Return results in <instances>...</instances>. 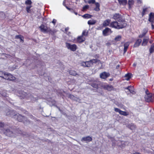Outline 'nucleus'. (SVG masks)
<instances>
[{
    "label": "nucleus",
    "instance_id": "nucleus-1",
    "mask_svg": "<svg viewBox=\"0 0 154 154\" xmlns=\"http://www.w3.org/2000/svg\"><path fill=\"white\" fill-rule=\"evenodd\" d=\"M127 25L126 23H118L117 21H115L112 22L110 23L109 26L115 29H120L125 27L127 26Z\"/></svg>",
    "mask_w": 154,
    "mask_h": 154
},
{
    "label": "nucleus",
    "instance_id": "nucleus-2",
    "mask_svg": "<svg viewBox=\"0 0 154 154\" xmlns=\"http://www.w3.org/2000/svg\"><path fill=\"white\" fill-rule=\"evenodd\" d=\"M18 131L17 129H13L11 128H10L5 130L4 134L9 137H12L14 136L16 133H18Z\"/></svg>",
    "mask_w": 154,
    "mask_h": 154
},
{
    "label": "nucleus",
    "instance_id": "nucleus-3",
    "mask_svg": "<svg viewBox=\"0 0 154 154\" xmlns=\"http://www.w3.org/2000/svg\"><path fill=\"white\" fill-rule=\"evenodd\" d=\"M112 18L121 23H126L124 17L119 13H115L113 14Z\"/></svg>",
    "mask_w": 154,
    "mask_h": 154
},
{
    "label": "nucleus",
    "instance_id": "nucleus-4",
    "mask_svg": "<svg viewBox=\"0 0 154 154\" xmlns=\"http://www.w3.org/2000/svg\"><path fill=\"white\" fill-rule=\"evenodd\" d=\"M14 119L19 122H23L24 123L27 120L26 117L22 116L19 114H17V115L15 116Z\"/></svg>",
    "mask_w": 154,
    "mask_h": 154
},
{
    "label": "nucleus",
    "instance_id": "nucleus-5",
    "mask_svg": "<svg viewBox=\"0 0 154 154\" xmlns=\"http://www.w3.org/2000/svg\"><path fill=\"white\" fill-rule=\"evenodd\" d=\"M145 98L146 102H148L153 101L154 100V95L152 93L147 94L145 96Z\"/></svg>",
    "mask_w": 154,
    "mask_h": 154
},
{
    "label": "nucleus",
    "instance_id": "nucleus-6",
    "mask_svg": "<svg viewBox=\"0 0 154 154\" xmlns=\"http://www.w3.org/2000/svg\"><path fill=\"white\" fill-rule=\"evenodd\" d=\"M66 45L67 48L72 51H75L77 49V47L75 44L71 45L69 43L66 42Z\"/></svg>",
    "mask_w": 154,
    "mask_h": 154
},
{
    "label": "nucleus",
    "instance_id": "nucleus-7",
    "mask_svg": "<svg viewBox=\"0 0 154 154\" xmlns=\"http://www.w3.org/2000/svg\"><path fill=\"white\" fill-rule=\"evenodd\" d=\"M148 20L151 23L152 29H154V13L151 12L149 14Z\"/></svg>",
    "mask_w": 154,
    "mask_h": 154
},
{
    "label": "nucleus",
    "instance_id": "nucleus-8",
    "mask_svg": "<svg viewBox=\"0 0 154 154\" xmlns=\"http://www.w3.org/2000/svg\"><path fill=\"white\" fill-rule=\"evenodd\" d=\"M32 2L31 0H27L25 2V4L26 5H29L26 8V11L28 13H31L30 8L32 7Z\"/></svg>",
    "mask_w": 154,
    "mask_h": 154
},
{
    "label": "nucleus",
    "instance_id": "nucleus-9",
    "mask_svg": "<svg viewBox=\"0 0 154 154\" xmlns=\"http://www.w3.org/2000/svg\"><path fill=\"white\" fill-rule=\"evenodd\" d=\"M4 79L13 81L15 80L16 78L15 77L13 76L11 74L6 72L5 76H4Z\"/></svg>",
    "mask_w": 154,
    "mask_h": 154
},
{
    "label": "nucleus",
    "instance_id": "nucleus-10",
    "mask_svg": "<svg viewBox=\"0 0 154 154\" xmlns=\"http://www.w3.org/2000/svg\"><path fill=\"white\" fill-rule=\"evenodd\" d=\"M85 40V37L82 36H79L77 38H75L73 40V42L74 43H81L83 42Z\"/></svg>",
    "mask_w": 154,
    "mask_h": 154
},
{
    "label": "nucleus",
    "instance_id": "nucleus-11",
    "mask_svg": "<svg viewBox=\"0 0 154 154\" xmlns=\"http://www.w3.org/2000/svg\"><path fill=\"white\" fill-rule=\"evenodd\" d=\"M49 27H48L47 26H45L44 24H42L39 26V28L40 29V31L44 33H48V31L49 30Z\"/></svg>",
    "mask_w": 154,
    "mask_h": 154
},
{
    "label": "nucleus",
    "instance_id": "nucleus-12",
    "mask_svg": "<svg viewBox=\"0 0 154 154\" xmlns=\"http://www.w3.org/2000/svg\"><path fill=\"white\" fill-rule=\"evenodd\" d=\"M110 76V74L109 72H103L100 74V78L102 79H106Z\"/></svg>",
    "mask_w": 154,
    "mask_h": 154
},
{
    "label": "nucleus",
    "instance_id": "nucleus-13",
    "mask_svg": "<svg viewBox=\"0 0 154 154\" xmlns=\"http://www.w3.org/2000/svg\"><path fill=\"white\" fill-rule=\"evenodd\" d=\"M112 31L111 29L108 27H106L103 31V34L104 36H107L112 33Z\"/></svg>",
    "mask_w": 154,
    "mask_h": 154
},
{
    "label": "nucleus",
    "instance_id": "nucleus-14",
    "mask_svg": "<svg viewBox=\"0 0 154 154\" xmlns=\"http://www.w3.org/2000/svg\"><path fill=\"white\" fill-rule=\"evenodd\" d=\"M114 110L116 112H118L120 115L124 116H126L129 115L128 112L122 111L117 108H114Z\"/></svg>",
    "mask_w": 154,
    "mask_h": 154
},
{
    "label": "nucleus",
    "instance_id": "nucleus-15",
    "mask_svg": "<svg viewBox=\"0 0 154 154\" xmlns=\"http://www.w3.org/2000/svg\"><path fill=\"white\" fill-rule=\"evenodd\" d=\"M149 8L146 7L145 6L143 7L142 11L141 12V14L142 17L144 16L149 12Z\"/></svg>",
    "mask_w": 154,
    "mask_h": 154
},
{
    "label": "nucleus",
    "instance_id": "nucleus-16",
    "mask_svg": "<svg viewBox=\"0 0 154 154\" xmlns=\"http://www.w3.org/2000/svg\"><path fill=\"white\" fill-rule=\"evenodd\" d=\"M82 65L85 67H90L93 66L92 63H91L90 60L88 61L83 62L81 63Z\"/></svg>",
    "mask_w": 154,
    "mask_h": 154
},
{
    "label": "nucleus",
    "instance_id": "nucleus-17",
    "mask_svg": "<svg viewBox=\"0 0 154 154\" xmlns=\"http://www.w3.org/2000/svg\"><path fill=\"white\" fill-rule=\"evenodd\" d=\"M103 88L106 90L108 91H111L114 90V88L112 85H109L108 84L103 85L102 86Z\"/></svg>",
    "mask_w": 154,
    "mask_h": 154
},
{
    "label": "nucleus",
    "instance_id": "nucleus-18",
    "mask_svg": "<svg viewBox=\"0 0 154 154\" xmlns=\"http://www.w3.org/2000/svg\"><path fill=\"white\" fill-rule=\"evenodd\" d=\"M6 115L9 116L14 119L15 116H16L17 114H15V111L14 110H9L7 112Z\"/></svg>",
    "mask_w": 154,
    "mask_h": 154
},
{
    "label": "nucleus",
    "instance_id": "nucleus-19",
    "mask_svg": "<svg viewBox=\"0 0 154 154\" xmlns=\"http://www.w3.org/2000/svg\"><path fill=\"white\" fill-rule=\"evenodd\" d=\"M92 140V138L89 136H87L86 137H83L81 139L82 141H86L87 143L90 142Z\"/></svg>",
    "mask_w": 154,
    "mask_h": 154
},
{
    "label": "nucleus",
    "instance_id": "nucleus-20",
    "mask_svg": "<svg viewBox=\"0 0 154 154\" xmlns=\"http://www.w3.org/2000/svg\"><path fill=\"white\" fill-rule=\"evenodd\" d=\"M90 85L96 89H98L99 88V82H97L94 81L90 84Z\"/></svg>",
    "mask_w": 154,
    "mask_h": 154
},
{
    "label": "nucleus",
    "instance_id": "nucleus-21",
    "mask_svg": "<svg viewBox=\"0 0 154 154\" xmlns=\"http://www.w3.org/2000/svg\"><path fill=\"white\" fill-rule=\"evenodd\" d=\"M129 45L130 43L128 42H126L124 44V53L125 54L126 52Z\"/></svg>",
    "mask_w": 154,
    "mask_h": 154
},
{
    "label": "nucleus",
    "instance_id": "nucleus-22",
    "mask_svg": "<svg viewBox=\"0 0 154 154\" xmlns=\"http://www.w3.org/2000/svg\"><path fill=\"white\" fill-rule=\"evenodd\" d=\"M142 40L140 39H137L134 45V47L135 48L138 47L140 45L141 42Z\"/></svg>",
    "mask_w": 154,
    "mask_h": 154
},
{
    "label": "nucleus",
    "instance_id": "nucleus-23",
    "mask_svg": "<svg viewBox=\"0 0 154 154\" xmlns=\"http://www.w3.org/2000/svg\"><path fill=\"white\" fill-rule=\"evenodd\" d=\"M15 38V39H20V42L22 43H23L24 42V38L23 36L20 35H16Z\"/></svg>",
    "mask_w": 154,
    "mask_h": 154
},
{
    "label": "nucleus",
    "instance_id": "nucleus-24",
    "mask_svg": "<svg viewBox=\"0 0 154 154\" xmlns=\"http://www.w3.org/2000/svg\"><path fill=\"white\" fill-rule=\"evenodd\" d=\"M111 20L110 19H107L105 20L103 23V26L105 27L108 26Z\"/></svg>",
    "mask_w": 154,
    "mask_h": 154
},
{
    "label": "nucleus",
    "instance_id": "nucleus-25",
    "mask_svg": "<svg viewBox=\"0 0 154 154\" xmlns=\"http://www.w3.org/2000/svg\"><path fill=\"white\" fill-rule=\"evenodd\" d=\"M128 127L131 130H134L136 128V125L134 124L131 123L128 125Z\"/></svg>",
    "mask_w": 154,
    "mask_h": 154
},
{
    "label": "nucleus",
    "instance_id": "nucleus-26",
    "mask_svg": "<svg viewBox=\"0 0 154 154\" xmlns=\"http://www.w3.org/2000/svg\"><path fill=\"white\" fill-rule=\"evenodd\" d=\"M56 29H53L52 30L50 28H49V30L48 31V33L51 34V35H53L54 34L57 32Z\"/></svg>",
    "mask_w": 154,
    "mask_h": 154
},
{
    "label": "nucleus",
    "instance_id": "nucleus-27",
    "mask_svg": "<svg viewBox=\"0 0 154 154\" xmlns=\"http://www.w3.org/2000/svg\"><path fill=\"white\" fill-rule=\"evenodd\" d=\"M133 88V87L131 86H128V87L125 88V89L128 90L132 94H134V92Z\"/></svg>",
    "mask_w": 154,
    "mask_h": 154
},
{
    "label": "nucleus",
    "instance_id": "nucleus-28",
    "mask_svg": "<svg viewBox=\"0 0 154 154\" xmlns=\"http://www.w3.org/2000/svg\"><path fill=\"white\" fill-rule=\"evenodd\" d=\"M96 21L93 19L90 20L88 22V23L89 25H93L95 24Z\"/></svg>",
    "mask_w": 154,
    "mask_h": 154
},
{
    "label": "nucleus",
    "instance_id": "nucleus-29",
    "mask_svg": "<svg viewBox=\"0 0 154 154\" xmlns=\"http://www.w3.org/2000/svg\"><path fill=\"white\" fill-rule=\"evenodd\" d=\"M95 4L96 5V7L94 8V10L97 11H99L100 10V4L98 2L95 3Z\"/></svg>",
    "mask_w": 154,
    "mask_h": 154
},
{
    "label": "nucleus",
    "instance_id": "nucleus-30",
    "mask_svg": "<svg viewBox=\"0 0 154 154\" xmlns=\"http://www.w3.org/2000/svg\"><path fill=\"white\" fill-rule=\"evenodd\" d=\"M148 38H143L142 44L143 46H146L147 45L148 42Z\"/></svg>",
    "mask_w": 154,
    "mask_h": 154
},
{
    "label": "nucleus",
    "instance_id": "nucleus-31",
    "mask_svg": "<svg viewBox=\"0 0 154 154\" xmlns=\"http://www.w3.org/2000/svg\"><path fill=\"white\" fill-rule=\"evenodd\" d=\"M119 3L120 5H125L127 3V0H118Z\"/></svg>",
    "mask_w": 154,
    "mask_h": 154
},
{
    "label": "nucleus",
    "instance_id": "nucleus-32",
    "mask_svg": "<svg viewBox=\"0 0 154 154\" xmlns=\"http://www.w3.org/2000/svg\"><path fill=\"white\" fill-rule=\"evenodd\" d=\"M134 2L133 0H128V5L129 8H131L132 6L134 5Z\"/></svg>",
    "mask_w": 154,
    "mask_h": 154
},
{
    "label": "nucleus",
    "instance_id": "nucleus-33",
    "mask_svg": "<svg viewBox=\"0 0 154 154\" xmlns=\"http://www.w3.org/2000/svg\"><path fill=\"white\" fill-rule=\"evenodd\" d=\"M19 94H21L22 95H20L21 97H22L23 99L26 97V95L27 94V93L25 92H24L23 91H19Z\"/></svg>",
    "mask_w": 154,
    "mask_h": 154
},
{
    "label": "nucleus",
    "instance_id": "nucleus-34",
    "mask_svg": "<svg viewBox=\"0 0 154 154\" xmlns=\"http://www.w3.org/2000/svg\"><path fill=\"white\" fill-rule=\"evenodd\" d=\"M149 52L150 54H152L154 52V43L151 45L149 49Z\"/></svg>",
    "mask_w": 154,
    "mask_h": 154
},
{
    "label": "nucleus",
    "instance_id": "nucleus-35",
    "mask_svg": "<svg viewBox=\"0 0 154 154\" xmlns=\"http://www.w3.org/2000/svg\"><path fill=\"white\" fill-rule=\"evenodd\" d=\"M93 16L92 15H90L88 14H85L84 15L82 16V17L85 18L86 19H88L91 18V17Z\"/></svg>",
    "mask_w": 154,
    "mask_h": 154
},
{
    "label": "nucleus",
    "instance_id": "nucleus-36",
    "mask_svg": "<svg viewBox=\"0 0 154 154\" xmlns=\"http://www.w3.org/2000/svg\"><path fill=\"white\" fill-rule=\"evenodd\" d=\"M131 73H128L126 74L125 76V77L126 78V80L127 81L129 80L131 78Z\"/></svg>",
    "mask_w": 154,
    "mask_h": 154
},
{
    "label": "nucleus",
    "instance_id": "nucleus-37",
    "mask_svg": "<svg viewBox=\"0 0 154 154\" xmlns=\"http://www.w3.org/2000/svg\"><path fill=\"white\" fill-rule=\"evenodd\" d=\"M122 38V36L120 35L116 36L114 38V40L116 42L120 41Z\"/></svg>",
    "mask_w": 154,
    "mask_h": 154
},
{
    "label": "nucleus",
    "instance_id": "nucleus-38",
    "mask_svg": "<svg viewBox=\"0 0 154 154\" xmlns=\"http://www.w3.org/2000/svg\"><path fill=\"white\" fill-rule=\"evenodd\" d=\"M69 72L70 75H76L77 74L76 72L74 70H69Z\"/></svg>",
    "mask_w": 154,
    "mask_h": 154
},
{
    "label": "nucleus",
    "instance_id": "nucleus-39",
    "mask_svg": "<svg viewBox=\"0 0 154 154\" xmlns=\"http://www.w3.org/2000/svg\"><path fill=\"white\" fill-rule=\"evenodd\" d=\"M6 72H3L2 71H0V77H2L4 79V76H5Z\"/></svg>",
    "mask_w": 154,
    "mask_h": 154
},
{
    "label": "nucleus",
    "instance_id": "nucleus-40",
    "mask_svg": "<svg viewBox=\"0 0 154 154\" xmlns=\"http://www.w3.org/2000/svg\"><path fill=\"white\" fill-rule=\"evenodd\" d=\"M90 60L91 62L92 63L93 65L94 63H96L100 61L99 60L97 59H92L91 60Z\"/></svg>",
    "mask_w": 154,
    "mask_h": 154
},
{
    "label": "nucleus",
    "instance_id": "nucleus-41",
    "mask_svg": "<svg viewBox=\"0 0 154 154\" xmlns=\"http://www.w3.org/2000/svg\"><path fill=\"white\" fill-rule=\"evenodd\" d=\"M88 31L87 30H85L83 31L82 34L81 35L82 36H87L88 35Z\"/></svg>",
    "mask_w": 154,
    "mask_h": 154
},
{
    "label": "nucleus",
    "instance_id": "nucleus-42",
    "mask_svg": "<svg viewBox=\"0 0 154 154\" xmlns=\"http://www.w3.org/2000/svg\"><path fill=\"white\" fill-rule=\"evenodd\" d=\"M146 32H143L141 34H140L139 35L138 37L140 38H142L146 35Z\"/></svg>",
    "mask_w": 154,
    "mask_h": 154
},
{
    "label": "nucleus",
    "instance_id": "nucleus-43",
    "mask_svg": "<svg viewBox=\"0 0 154 154\" xmlns=\"http://www.w3.org/2000/svg\"><path fill=\"white\" fill-rule=\"evenodd\" d=\"M89 8V6L88 5H85L84 6L82 9V11H84L86 9H88Z\"/></svg>",
    "mask_w": 154,
    "mask_h": 154
},
{
    "label": "nucleus",
    "instance_id": "nucleus-44",
    "mask_svg": "<svg viewBox=\"0 0 154 154\" xmlns=\"http://www.w3.org/2000/svg\"><path fill=\"white\" fill-rule=\"evenodd\" d=\"M95 0H90L88 2L89 4H94L95 3Z\"/></svg>",
    "mask_w": 154,
    "mask_h": 154
},
{
    "label": "nucleus",
    "instance_id": "nucleus-45",
    "mask_svg": "<svg viewBox=\"0 0 154 154\" xmlns=\"http://www.w3.org/2000/svg\"><path fill=\"white\" fill-rule=\"evenodd\" d=\"M4 126V123L0 121V128H3Z\"/></svg>",
    "mask_w": 154,
    "mask_h": 154
},
{
    "label": "nucleus",
    "instance_id": "nucleus-46",
    "mask_svg": "<svg viewBox=\"0 0 154 154\" xmlns=\"http://www.w3.org/2000/svg\"><path fill=\"white\" fill-rule=\"evenodd\" d=\"M56 22H57V20L56 19H53V20L51 22V23L53 24L54 25L56 23Z\"/></svg>",
    "mask_w": 154,
    "mask_h": 154
},
{
    "label": "nucleus",
    "instance_id": "nucleus-47",
    "mask_svg": "<svg viewBox=\"0 0 154 154\" xmlns=\"http://www.w3.org/2000/svg\"><path fill=\"white\" fill-rule=\"evenodd\" d=\"M69 28L68 27L66 28L65 29V32H68V31L69 30Z\"/></svg>",
    "mask_w": 154,
    "mask_h": 154
},
{
    "label": "nucleus",
    "instance_id": "nucleus-48",
    "mask_svg": "<svg viewBox=\"0 0 154 154\" xmlns=\"http://www.w3.org/2000/svg\"><path fill=\"white\" fill-rule=\"evenodd\" d=\"M66 34H67L69 36H70L71 35V32H66Z\"/></svg>",
    "mask_w": 154,
    "mask_h": 154
},
{
    "label": "nucleus",
    "instance_id": "nucleus-49",
    "mask_svg": "<svg viewBox=\"0 0 154 154\" xmlns=\"http://www.w3.org/2000/svg\"><path fill=\"white\" fill-rule=\"evenodd\" d=\"M137 2L139 4H141L142 3V1L141 0H137Z\"/></svg>",
    "mask_w": 154,
    "mask_h": 154
},
{
    "label": "nucleus",
    "instance_id": "nucleus-50",
    "mask_svg": "<svg viewBox=\"0 0 154 154\" xmlns=\"http://www.w3.org/2000/svg\"><path fill=\"white\" fill-rule=\"evenodd\" d=\"M120 67V65H117L116 67V69H119V68Z\"/></svg>",
    "mask_w": 154,
    "mask_h": 154
},
{
    "label": "nucleus",
    "instance_id": "nucleus-51",
    "mask_svg": "<svg viewBox=\"0 0 154 154\" xmlns=\"http://www.w3.org/2000/svg\"><path fill=\"white\" fill-rule=\"evenodd\" d=\"M73 96H74L73 95H71V94H70L69 95V97L70 98H71L72 97H73Z\"/></svg>",
    "mask_w": 154,
    "mask_h": 154
},
{
    "label": "nucleus",
    "instance_id": "nucleus-52",
    "mask_svg": "<svg viewBox=\"0 0 154 154\" xmlns=\"http://www.w3.org/2000/svg\"><path fill=\"white\" fill-rule=\"evenodd\" d=\"M146 94H149V91H148V90L147 89L146 90Z\"/></svg>",
    "mask_w": 154,
    "mask_h": 154
},
{
    "label": "nucleus",
    "instance_id": "nucleus-53",
    "mask_svg": "<svg viewBox=\"0 0 154 154\" xmlns=\"http://www.w3.org/2000/svg\"><path fill=\"white\" fill-rule=\"evenodd\" d=\"M66 8L68 10H69V11H70V10L71 9V8H69L68 7H67V6H66Z\"/></svg>",
    "mask_w": 154,
    "mask_h": 154
},
{
    "label": "nucleus",
    "instance_id": "nucleus-54",
    "mask_svg": "<svg viewBox=\"0 0 154 154\" xmlns=\"http://www.w3.org/2000/svg\"><path fill=\"white\" fill-rule=\"evenodd\" d=\"M30 118H31V119H33V118L34 117H33V116H32V115H30Z\"/></svg>",
    "mask_w": 154,
    "mask_h": 154
},
{
    "label": "nucleus",
    "instance_id": "nucleus-55",
    "mask_svg": "<svg viewBox=\"0 0 154 154\" xmlns=\"http://www.w3.org/2000/svg\"><path fill=\"white\" fill-rule=\"evenodd\" d=\"M136 63H134L133 64V66H136Z\"/></svg>",
    "mask_w": 154,
    "mask_h": 154
},
{
    "label": "nucleus",
    "instance_id": "nucleus-56",
    "mask_svg": "<svg viewBox=\"0 0 154 154\" xmlns=\"http://www.w3.org/2000/svg\"><path fill=\"white\" fill-rule=\"evenodd\" d=\"M109 80L111 81H112L113 80V79L112 78L111 79H110Z\"/></svg>",
    "mask_w": 154,
    "mask_h": 154
},
{
    "label": "nucleus",
    "instance_id": "nucleus-57",
    "mask_svg": "<svg viewBox=\"0 0 154 154\" xmlns=\"http://www.w3.org/2000/svg\"><path fill=\"white\" fill-rule=\"evenodd\" d=\"M75 14L76 15H77V14H78V13L77 12H75Z\"/></svg>",
    "mask_w": 154,
    "mask_h": 154
},
{
    "label": "nucleus",
    "instance_id": "nucleus-58",
    "mask_svg": "<svg viewBox=\"0 0 154 154\" xmlns=\"http://www.w3.org/2000/svg\"><path fill=\"white\" fill-rule=\"evenodd\" d=\"M152 41H149V42L150 43H152Z\"/></svg>",
    "mask_w": 154,
    "mask_h": 154
}]
</instances>
